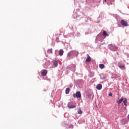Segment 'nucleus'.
Listing matches in <instances>:
<instances>
[{
  "label": "nucleus",
  "instance_id": "obj_2",
  "mask_svg": "<svg viewBox=\"0 0 129 129\" xmlns=\"http://www.w3.org/2000/svg\"><path fill=\"white\" fill-rule=\"evenodd\" d=\"M120 24L122 25V26H124V27H127V26H128L127 22L124 20H121L120 21Z\"/></svg>",
  "mask_w": 129,
  "mask_h": 129
},
{
  "label": "nucleus",
  "instance_id": "obj_17",
  "mask_svg": "<svg viewBox=\"0 0 129 129\" xmlns=\"http://www.w3.org/2000/svg\"><path fill=\"white\" fill-rule=\"evenodd\" d=\"M82 110H79L78 111V113H79V114H81V113H82Z\"/></svg>",
  "mask_w": 129,
  "mask_h": 129
},
{
  "label": "nucleus",
  "instance_id": "obj_19",
  "mask_svg": "<svg viewBox=\"0 0 129 129\" xmlns=\"http://www.w3.org/2000/svg\"><path fill=\"white\" fill-rule=\"evenodd\" d=\"M68 57H70V52H69L68 54Z\"/></svg>",
  "mask_w": 129,
  "mask_h": 129
},
{
  "label": "nucleus",
  "instance_id": "obj_13",
  "mask_svg": "<svg viewBox=\"0 0 129 129\" xmlns=\"http://www.w3.org/2000/svg\"><path fill=\"white\" fill-rule=\"evenodd\" d=\"M118 67H119V68H120L121 69H123V68H124V65L119 63Z\"/></svg>",
  "mask_w": 129,
  "mask_h": 129
},
{
  "label": "nucleus",
  "instance_id": "obj_20",
  "mask_svg": "<svg viewBox=\"0 0 129 129\" xmlns=\"http://www.w3.org/2000/svg\"><path fill=\"white\" fill-rule=\"evenodd\" d=\"M104 1H105V2H106V0H104Z\"/></svg>",
  "mask_w": 129,
  "mask_h": 129
},
{
  "label": "nucleus",
  "instance_id": "obj_8",
  "mask_svg": "<svg viewBox=\"0 0 129 129\" xmlns=\"http://www.w3.org/2000/svg\"><path fill=\"white\" fill-rule=\"evenodd\" d=\"M123 104L124 105H125V106H127V99H126V98H125L124 100L123 101Z\"/></svg>",
  "mask_w": 129,
  "mask_h": 129
},
{
  "label": "nucleus",
  "instance_id": "obj_14",
  "mask_svg": "<svg viewBox=\"0 0 129 129\" xmlns=\"http://www.w3.org/2000/svg\"><path fill=\"white\" fill-rule=\"evenodd\" d=\"M99 68H100V69H103V68H104V64H100L99 65Z\"/></svg>",
  "mask_w": 129,
  "mask_h": 129
},
{
  "label": "nucleus",
  "instance_id": "obj_18",
  "mask_svg": "<svg viewBox=\"0 0 129 129\" xmlns=\"http://www.w3.org/2000/svg\"><path fill=\"white\" fill-rule=\"evenodd\" d=\"M109 96H112V93H110L109 94Z\"/></svg>",
  "mask_w": 129,
  "mask_h": 129
},
{
  "label": "nucleus",
  "instance_id": "obj_3",
  "mask_svg": "<svg viewBox=\"0 0 129 129\" xmlns=\"http://www.w3.org/2000/svg\"><path fill=\"white\" fill-rule=\"evenodd\" d=\"M47 73H48V71L46 70H42L41 75L42 76H46V75H47Z\"/></svg>",
  "mask_w": 129,
  "mask_h": 129
},
{
  "label": "nucleus",
  "instance_id": "obj_15",
  "mask_svg": "<svg viewBox=\"0 0 129 129\" xmlns=\"http://www.w3.org/2000/svg\"><path fill=\"white\" fill-rule=\"evenodd\" d=\"M103 36H108V34H107V32L106 31H104L103 33Z\"/></svg>",
  "mask_w": 129,
  "mask_h": 129
},
{
  "label": "nucleus",
  "instance_id": "obj_10",
  "mask_svg": "<svg viewBox=\"0 0 129 129\" xmlns=\"http://www.w3.org/2000/svg\"><path fill=\"white\" fill-rule=\"evenodd\" d=\"M69 108H75L76 107V105H69L68 106Z\"/></svg>",
  "mask_w": 129,
  "mask_h": 129
},
{
  "label": "nucleus",
  "instance_id": "obj_6",
  "mask_svg": "<svg viewBox=\"0 0 129 129\" xmlns=\"http://www.w3.org/2000/svg\"><path fill=\"white\" fill-rule=\"evenodd\" d=\"M87 58L86 59V62H90L91 61V57L89 56V54H87Z\"/></svg>",
  "mask_w": 129,
  "mask_h": 129
},
{
  "label": "nucleus",
  "instance_id": "obj_7",
  "mask_svg": "<svg viewBox=\"0 0 129 129\" xmlns=\"http://www.w3.org/2000/svg\"><path fill=\"white\" fill-rule=\"evenodd\" d=\"M123 101V97H121L119 100L117 101V104H120Z\"/></svg>",
  "mask_w": 129,
  "mask_h": 129
},
{
  "label": "nucleus",
  "instance_id": "obj_11",
  "mask_svg": "<svg viewBox=\"0 0 129 129\" xmlns=\"http://www.w3.org/2000/svg\"><path fill=\"white\" fill-rule=\"evenodd\" d=\"M53 65L54 67H57L58 66V62L56 60L53 61Z\"/></svg>",
  "mask_w": 129,
  "mask_h": 129
},
{
  "label": "nucleus",
  "instance_id": "obj_5",
  "mask_svg": "<svg viewBox=\"0 0 129 129\" xmlns=\"http://www.w3.org/2000/svg\"><path fill=\"white\" fill-rule=\"evenodd\" d=\"M102 88V85L101 84H98L96 86V89L98 90H100Z\"/></svg>",
  "mask_w": 129,
  "mask_h": 129
},
{
  "label": "nucleus",
  "instance_id": "obj_9",
  "mask_svg": "<svg viewBox=\"0 0 129 129\" xmlns=\"http://www.w3.org/2000/svg\"><path fill=\"white\" fill-rule=\"evenodd\" d=\"M64 53V51H63V49H60L59 50V55L60 56H62Z\"/></svg>",
  "mask_w": 129,
  "mask_h": 129
},
{
  "label": "nucleus",
  "instance_id": "obj_12",
  "mask_svg": "<svg viewBox=\"0 0 129 129\" xmlns=\"http://www.w3.org/2000/svg\"><path fill=\"white\" fill-rule=\"evenodd\" d=\"M69 92H70V89L68 88L66 89V94H69Z\"/></svg>",
  "mask_w": 129,
  "mask_h": 129
},
{
  "label": "nucleus",
  "instance_id": "obj_1",
  "mask_svg": "<svg viewBox=\"0 0 129 129\" xmlns=\"http://www.w3.org/2000/svg\"><path fill=\"white\" fill-rule=\"evenodd\" d=\"M73 97H77V98H81V93L80 92H77L76 93H74L73 94Z\"/></svg>",
  "mask_w": 129,
  "mask_h": 129
},
{
  "label": "nucleus",
  "instance_id": "obj_4",
  "mask_svg": "<svg viewBox=\"0 0 129 129\" xmlns=\"http://www.w3.org/2000/svg\"><path fill=\"white\" fill-rule=\"evenodd\" d=\"M110 49H112L113 51H117V47L115 46L114 45H111Z\"/></svg>",
  "mask_w": 129,
  "mask_h": 129
},
{
  "label": "nucleus",
  "instance_id": "obj_16",
  "mask_svg": "<svg viewBox=\"0 0 129 129\" xmlns=\"http://www.w3.org/2000/svg\"><path fill=\"white\" fill-rule=\"evenodd\" d=\"M48 53H51V54H53V49L52 48L48 50Z\"/></svg>",
  "mask_w": 129,
  "mask_h": 129
}]
</instances>
